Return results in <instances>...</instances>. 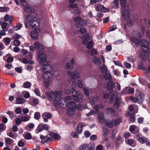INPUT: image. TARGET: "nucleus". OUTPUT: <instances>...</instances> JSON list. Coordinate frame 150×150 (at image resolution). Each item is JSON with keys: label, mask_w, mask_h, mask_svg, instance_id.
<instances>
[{"label": "nucleus", "mask_w": 150, "mask_h": 150, "mask_svg": "<svg viewBox=\"0 0 150 150\" xmlns=\"http://www.w3.org/2000/svg\"><path fill=\"white\" fill-rule=\"evenodd\" d=\"M38 61L40 64L43 67V71H44L42 77L44 80L43 82L46 87L47 88L50 84V79L52 76L51 72L52 70V67L51 66L46 63L47 59L46 55L43 53H40L37 56Z\"/></svg>", "instance_id": "f257e3e1"}, {"label": "nucleus", "mask_w": 150, "mask_h": 150, "mask_svg": "<svg viewBox=\"0 0 150 150\" xmlns=\"http://www.w3.org/2000/svg\"><path fill=\"white\" fill-rule=\"evenodd\" d=\"M45 95L50 100H53V103L54 105L56 106L59 105L63 108H65L67 106V100L61 99V96L58 92L52 91L50 92L47 91L45 92Z\"/></svg>", "instance_id": "f03ea898"}, {"label": "nucleus", "mask_w": 150, "mask_h": 150, "mask_svg": "<svg viewBox=\"0 0 150 150\" xmlns=\"http://www.w3.org/2000/svg\"><path fill=\"white\" fill-rule=\"evenodd\" d=\"M67 94H71L74 100L77 102H82L83 101L82 95L80 92L76 91L73 87H71L69 89L65 90Z\"/></svg>", "instance_id": "7ed1b4c3"}, {"label": "nucleus", "mask_w": 150, "mask_h": 150, "mask_svg": "<svg viewBox=\"0 0 150 150\" xmlns=\"http://www.w3.org/2000/svg\"><path fill=\"white\" fill-rule=\"evenodd\" d=\"M26 21L29 22L30 26L33 28L38 27L39 25L38 21L34 20L35 19L34 16L32 14H28L26 15Z\"/></svg>", "instance_id": "20e7f679"}, {"label": "nucleus", "mask_w": 150, "mask_h": 150, "mask_svg": "<svg viewBox=\"0 0 150 150\" xmlns=\"http://www.w3.org/2000/svg\"><path fill=\"white\" fill-rule=\"evenodd\" d=\"M67 74L68 77H71L74 81H75L76 79H79L80 77V74L77 70H74L73 72L68 71Z\"/></svg>", "instance_id": "39448f33"}, {"label": "nucleus", "mask_w": 150, "mask_h": 150, "mask_svg": "<svg viewBox=\"0 0 150 150\" xmlns=\"http://www.w3.org/2000/svg\"><path fill=\"white\" fill-rule=\"evenodd\" d=\"M141 42L142 43L141 48L144 52L147 54L149 51L148 42L146 40H142Z\"/></svg>", "instance_id": "423d86ee"}, {"label": "nucleus", "mask_w": 150, "mask_h": 150, "mask_svg": "<svg viewBox=\"0 0 150 150\" xmlns=\"http://www.w3.org/2000/svg\"><path fill=\"white\" fill-rule=\"evenodd\" d=\"M52 116V113L47 112H45L42 113V117L44 122H48V119H51Z\"/></svg>", "instance_id": "0eeeda50"}, {"label": "nucleus", "mask_w": 150, "mask_h": 150, "mask_svg": "<svg viewBox=\"0 0 150 150\" xmlns=\"http://www.w3.org/2000/svg\"><path fill=\"white\" fill-rule=\"evenodd\" d=\"M121 14L124 19L125 21H127L128 19L130 16L129 12L125 8L123 9L121 11Z\"/></svg>", "instance_id": "6e6552de"}, {"label": "nucleus", "mask_w": 150, "mask_h": 150, "mask_svg": "<svg viewBox=\"0 0 150 150\" xmlns=\"http://www.w3.org/2000/svg\"><path fill=\"white\" fill-rule=\"evenodd\" d=\"M34 48L35 50H38L41 51H42L44 50V48L43 46L37 41L35 42Z\"/></svg>", "instance_id": "1a4fd4ad"}, {"label": "nucleus", "mask_w": 150, "mask_h": 150, "mask_svg": "<svg viewBox=\"0 0 150 150\" xmlns=\"http://www.w3.org/2000/svg\"><path fill=\"white\" fill-rule=\"evenodd\" d=\"M70 63H67L66 64V69L67 70L70 69L71 71L74 69L73 65L74 64V59L73 58H71V60L70 62Z\"/></svg>", "instance_id": "9d476101"}, {"label": "nucleus", "mask_w": 150, "mask_h": 150, "mask_svg": "<svg viewBox=\"0 0 150 150\" xmlns=\"http://www.w3.org/2000/svg\"><path fill=\"white\" fill-rule=\"evenodd\" d=\"M38 30H35L34 31H32L30 32V36L33 39L36 40L38 38Z\"/></svg>", "instance_id": "9b49d317"}, {"label": "nucleus", "mask_w": 150, "mask_h": 150, "mask_svg": "<svg viewBox=\"0 0 150 150\" xmlns=\"http://www.w3.org/2000/svg\"><path fill=\"white\" fill-rule=\"evenodd\" d=\"M113 85L115 84L113 83V81L111 80L109 81L107 83V88L108 90L110 93H112L113 91L112 88Z\"/></svg>", "instance_id": "f8f14e48"}, {"label": "nucleus", "mask_w": 150, "mask_h": 150, "mask_svg": "<svg viewBox=\"0 0 150 150\" xmlns=\"http://www.w3.org/2000/svg\"><path fill=\"white\" fill-rule=\"evenodd\" d=\"M97 117L100 123L103 124L104 122L105 119L102 112H99L98 113Z\"/></svg>", "instance_id": "ddd939ff"}, {"label": "nucleus", "mask_w": 150, "mask_h": 150, "mask_svg": "<svg viewBox=\"0 0 150 150\" xmlns=\"http://www.w3.org/2000/svg\"><path fill=\"white\" fill-rule=\"evenodd\" d=\"M67 106H68L69 108L75 110L76 109V103L73 101H67Z\"/></svg>", "instance_id": "4468645a"}, {"label": "nucleus", "mask_w": 150, "mask_h": 150, "mask_svg": "<svg viewBox=\"0 0 150 150\" xmlns=\"http://www.w3.org/2000/svg\"><path fill=\"white\" fill-rule=\"evenodd\" d=\"M115 122L114 120H108L105 122V125L108 127L111 128H112L115 125Z\"/></svg>", "instance_id": "2eb2a0df"}, {"label": "nucleus", "mask_w": 150, "mask_h": 150, "mask_svg": "<svg viewBox=\"0 0 150 150\" xmlns=\"http://www.w3.org/2000/svg\"><path fill=\"white\" fill-rule=\"evenodd\" d=\"M106 113L111 115H113L115 114V110L112 108H109L106 109Z\"/></svg>", "instance_id": "dca6fc26"}, {"label": "nucleus", "mask_w": 150, "mask_h": 150, "mask_svg": "<svg viewBox=\"0 0 150 150\" xmlns=\"http://www.w3.org/2000/svg\"><path fill=\"white\" fill-rule=\"evenodd\" d=\"M83 127L82 123L80 122L77 125L76 131L78 134H81L83 131L82 128Z\"/></svg>", "instance_id": "f3484780"}, {"label": "nucleus", "mask_w": 150, "mask_h": 150, "mask_svg": "<svg viewBox=\"0 0 150 150\" xmlns=\"http://www.w3.org/2000/svg\"><path fill=\"white\" fill-rule=\"evenodd\" d=\"M86 25L84 21L82 20L76 23V27L78 28H79L81 26H84Z\"/></svg>", "instance_id": "a211bd4d"}, {"label": "nucleus", "mask_w": 150, "mask_h": 150, "mask_svg": "<svg viewBox=\"0 0 150 150\" xmlns=\"http://www.w3.org/2000/svg\"><path fill=\"white\" fill-rule=\"evenodd\" d=\"M93 62L96 65L100 64H101V62L100 59V58L95 57L92 58Z\"/></svg>", "instance_id": "6ab92c4d"}, {"label": "nucleus", "mask_w": 150, "mask_h": 150, "mask_svg": "<svg viewBox=\"0 0 150 150\" xmlns=\"http://www.w3.org/2000/svg\"><path fill=\"white\" fill-rule=\"evenodd\" d=\"M26 101L24 98L20 97H17L16 98V103L17 104H22L23 103Z\"/></svg>", "instance_id": "aec40b11"}, {"label": "nucleus", "mask_w": 150, "mask_h": 150, "mask_svg": "<svg viewBox=\"0 0 150 150\" xmlns=\"http://www.w3.org/2000/svg\"><path fill=\"white\" fill-rule=\"evenodd\" d=\"M24 10L25 12L27 13H33L35 11L34 8L28 6L25 7Z\"/></svg>", "instance_id": "412c9836"}, {"label": "nucleus", "mask_w": 150, "mask_h": 150, "mask_svg": "<svg viewBox=\"0 0 150 150\" xmlns=\"http://www.w3.org/2000/svg\"><path fill=\"white\" fill-rule=\"evenodd\" d=\"M120 6L123 8H126L127 7V0H120Z\"/></svg>", "instance_id": "4be33fe9"}, {"label": "nucleus", "mask_w": 150, "mask_h": 150, "mask_svg": "<svg viewBox=\"0 0 150 150\" xmlns=\"http://www.w3.org/2000/svg\"><path fill=\"white\" fill-rule=\"evenodd\" d=\"M74 109L68 108L67 110V115L69 117H71L74 114Z\"/></svg>", "instance_id": "5701e85b"}, {"label": "nucleus", "mask_w": 150, "mask_h": 150, "mask_svg": "<svg viewBox=\"0 0 150 150\" xmlns=\"http://www.w3.org/2000/svg\"><path fill=\"white\" fill-rule=\"evenodd\" d=\"M148 140L147 138H144V137H139L138 139V141L142 144H144Z\"/></svg>", "instance_id": "b1692460"}, {"label": "nucleus", "mask_w": 150, "mask_h": 150, "mask_svg": "<svg viewBox=\"0 0 150 150\" xmlns=\"http://www.w3.org/2000/svg\"><path fill=\"white\" fill-rule=\"evenodd\" d=\"M87 150H94L95 148V145L94 143L91 142L88 145Z\"/></svg>", "instance_id": "393cba45"}, {"label": "nucleus", "mask_w": 150, "mask_h": 150, "mask_svg": "<svg viewBox=\"0 0 150 150\" xmlns=\"http://www.w3.org/2000/svg\"><path fill=\"white\" fill-rule=\"evenodd\" d=\"M103 108L104 106L102 104L96 105L95 106V110L97 112H99V109H103Z\"/></svg>", "instance_id": "a878e982"}, {"label": "nucleus", "mask_w": 150, "mask_h": 150, "mask_svg": "<svg viewBox=\"0 0 150 150\" xmlns=\"http://www.w3.org/2000/svg\"><path fill=\"white\" fill-rule=\"evenodd\" d=\"M101 71L103 73H105L108 71V69L105 64H102L100 67Z\"/></svg>", "instance_id": "bb28decb"}, {"label": "nucleus", "mask_w": 150, "mask_h": 150, "mask_svg": "<svg viewBox=\"0 0 150 150\" xmlns=\"http://www.w3.org/2000/svg\"><path fill=\"white\" fill-rule=\"evenodd\" d=\"M119 100L118 98H116L115 102V103L113 105V106L116 108L118 109L119 107Z\"/></svg>", "instance_id": "cd10ccee"}, {"label": "nucleus", "mask_w": 150, "mask_h": 150, "mask_svg": "<svg viewBox=\"0 0 150 150\" xmlns=\"http://www.w3.org/2000/svg\"><path fill=\"white\" fill-rule=\"evenodd\" d=\"M144 53H145L143 52H140V56L141 59L144 61H145L146 60L147 57L146 55Z\"/></svg>", "instance_id": "c85d7f7f"}, {"label": "nucleus", "mask_w": 150, "mask_h": 150, "mask_svg": "<svg viewBox=\"0 0 150 150\" xmlns=\"http://www.w3.org/2000/svg\"><path fill=\"white\" fill-rule=\"evenodd\" d=\"M104 78L105 79L108 80L111 79V76L110 74L107 72L105 73Z\"/></svg>", "instance_id": "c756f323"}, {"label": "nucleus", "mask_w": 150, "mask_h": 150, "mask_svg": "<svg viewBox=\"0 0 150 150\" xmlns=\"http://www.w3.org/2000/svg\"><path fill=\"white\" fill-rule=\"evenodd\" d=\"M45 140H44L43 141H42L43 144H45V143L47 142L48 141L50 142L52 141V138L48 137V136H47L45 137Z\"/></svg>", "instance_id": "7c9ffc66"}, {"label": "nucleus", "mask_w": 150, "mask_h": 150, "mask_svg": "<svg viewBox=\"0 0 150 150\" xmlns=\"http://www.w3.org/2000/svg\"><path fill=\"white\" fill-rule=\"evenodd\" d=\"M31 86V83L29 81L25 82L23 85V87L24 88H28Z\"/></svg>", "instance_id": "2f4dec72"}, {"label": "nucleus", "mask_w": 150, "mask_h": 150, "mask_svg": "<svg viewBox=\"0 0 150 150\" xmlns=\"http://www.w3.org/2000/svg\"><path fill=\"white\" fill-rule=\"evenodd\" d=\"M88 145L87 144H85L81 146L79 149V150H86L87 148Z\"/></svg>", "instance_id": "473e14b6"}, {"label": "nucleus", "mask_w": 150, "mask_h": 150, "mask_svg": "<svg viewBox=\"0 0 150 150\" xmlns=\"http://www.w3.org/2000/svg\"><path fill=\"white\" fill-rule=\"evenodd\" d=\"M13 142V141L12 139L9 138H5L6 143L8 144H11L12 143V142Z\"/></svg>", "instance_id": "72a5a7b5"}, {"label": "nucleus", "mask_w": 150, "mask_h": 150, "mask_svg": "<svg viewBox=\"0 0 150 150\" xmlns=\"http://www.w3.org/2000/svg\"><path fill=\"white\" fill-rule=\"evenodd\" d=\"M22 27V25L21 23H19L16 26L14 27L13 28V29L14 30H20Z\"/></svg>", "instance_id": "f704fd0d"}, {"label": "nucleus", "mask_w": 150, "mask_h": 150, "mask_svg": "<svg viewBox=\"0 0 150 150\" xmlns=\"http://www.w3.org/2000/svg\"><path fill=\"white\" fill-rule=\"evenodd\" d=\"M104 6L102 5H98L97 6L96 8V10L97 11H102L103 9Z\"/></svg>", "instance_id": "c9c22d12"}, {"label": "nucleus", "mask_w": 150, "mask_h": 150, "mask_svg": "<svg viewBox=\"0 0 150 150\" xmlns=\"http://www.w3.org/2000/svg\"><path fill=\"white\" fill-rule=\"evenodd\" d=\"M144 95L142 94H139L137 96V98L138 101H139L140 102H141L142 101L144 98Z\"/></svg>", "instance_id": "e433bc0d"}, {"label": "nucleus", "mask_w": 150, "mask_h": 150, "mask_svg": "<svg viewBox=\"0 0 150 150\" xmlns=\"http://www.w3.org/2000/svg\"><path fill=\"white\" fill-rule=\"evenodd\" d=\"M22 36L18 34L17 33L16 34H13V39L17 40L18 39H20L21 38Z\"/></svg>", "instance_id": "4c0bfd02"}, {"label": "nucleus", "mask_w": 150, "mask_h": 150, "mask_svg": "<svg viewBox=\"0 0 150 150\" xmlns=\"http://www.w3.org/2000/svg\"><path fill=\"white\" fill-rule=\"evenodd\" d=\"M137 69H142L143 71L147 70V69L143 66V64L142 65L139 64L137 67Z\"/></svg>", "instance_id": "58836bf2"}, {"label": "nucleus", "mask_w": 150, "mask_h": 150, "mask_svg": "<svg viewBox=\"0 0 150 150\" xmlns=\"http://www.w3.org/2000/svg\"><path fill=\"white\" fill-rule=\"evenodd\" d=\"M40 117V114L39 112H36L34 114V118L35 119L38 120Z\"/></svg>", "instance_id": "ea45409f"}, {"label": "nucleus", "mask_w": 150, "mask_h": 150, "mask_svg": "<svg viewBox=\"0 0 150 150\" xmlns=\"http://www.w3.org/2000/svg\"><path fill=\"white\" fill-rule=\"evenodd\" d=\"M79 103L77 104L76 106V108L77 109L80 111H82L83 109V107L82 105L79 102Z\"/></svg>", "instance_id": "a19ab883"}, {"label": "nucleus", "mask_w": 150, "mask_h": 150, "mask_svg": "<svg viewBox=\"0 0 150 150\" xmlns=\"http://www.w3.org/2000/svg\"><path fill=\"white\" fill-rule=\"evenodd\" d=\"M93 46V41H90L86 44V47L88 49L91 48Z\"/></svg>", "instance_id": "79ce46f5"}, {"label": "nucleus", "mask_w": 150, "mask_h": 150, "mask_svg": "<svg viewBox=\"0 0 150 150\" xmlns=\"http://www.w3.org/2000/svg\"><path fill=\"white\" fill-rule=\"evenodd\" d=\"M6 113L10 116V117H13L16 116V115L15 114H14L12 111H8L6 112Z\"/></svg>", "instance_id": "37998d69"}, {"label": "nucleus", "mask_w": 150, "mask_h": 150, "mask_svg": "<svg viewBox=\"0 0 150 150\" xmlns=\"http://www.w3.org/2000/svg\"><path fill=\"white\" fill-rule=\"evenodd\" d=\"M83 90L84 94L87 97L89 96V91L85 87H83Z\"/></svg>", "instance_id": "c03bdc74"}, {"label": "nucleus", "mask_w": 150, "mask_h": 150, "mask_svg": "<svg viewBox=\"0 0 150 150\" xmlns=\"http://www.w3.org/2000/svg\"><path fill=\"white\" fill-rule=\"evenodd\" d=\"M14 45L16 47L20 45L21 44L20 41L18 40H15L13 41Z\"/></svg>", "instance_id": "a18cd8bd"}, {"label": "nucleus", "mask_w": 150, "mask_h": 150, "mask_svg": "<svg viewBox=\"0 0 150 150\" xmlns=\"http://www.w3.org/2000/svg\"><path fill=\"white\" fill-rule=\"evenodd\" d=\"M109 129L107 128H104L103 130V135L104 137H105L107 136L108 133Z\"/></svg>", "instance_id": "49530a36"}, {"label": "nucleus", "mask_w": 150, "mask_h": 150, "mask_svg": "<svg viewBox=\"0 0 150 150\" xmlns=\"http://www.w3.org/2000/svg\"><path fill=\"white\" fill-rule=\"evenodd\" d=\"M122 121L121 119L120 118L117 119L115 121H114L115 126H116L117 124L119 125L121 122Z\"/></svg>", "instance_id": "de8ad7c7"}, {"label": "nucleus", "mask_w": 150, "mask_h": 150, "mask_svg": "<svg viewBox=\"0 0 150 150\" xmlns=\"http://www.w3.org/2000/svg\"><path fill=\"white\" fill-rule=\"evenodd\" d=\"M91 54L92 55L97 54L98 52L95 49H92L91 51Z\"/></svg>", "instance_id": "09e8293b"}, {"label": "nucleus", "mask_w": 150, "mask_h": 150, "mask_svg": "<svg viewBox=\"0 0 150 150\" xmlns=\"http://www.w3.org/2000/svg\"><path fill=\"white\" fill-rule=\"evenodd\" d=\"M139 82L142 84H145L146 83V81L142 77H139Z\"/></svg>", "instance_id": "8fccbe9b"}, {"label": "nucleus", "mask_w": 150, "mask_h": 150, "mask_svg": "<svg viewBox=\"0 0 150 150\" xmlns=\"http://www.w3.org/2000/svg\"><path fill=\"white\" fill-rule=\"evenodd\" d=\"M69 7L71 8H78V5L76 4H71L69 5Z\"/></svg>", "instance_id": "3c124183"}, {"label": "nucleus", "mask_w": 150, "mask_h": 150, "mask_svg": "<svg viewBox=\"0 0 150 150\" xmlns=\"http://www.w3.org/2000/svg\"><path fill=\"white\" fill-rule=\"evenodd\" d=\"M129 99L133 101L134 103H136L138 101L137 98L136 97H133L132 96H130L129 97Z\"/></svg>", "instance_id": "603ef678"}, {"label": "nucleus", "mask_w": 150, "mask_h": 150, "mask_svg": "<svg viewBox=\"0 0 150 150\" xmlns=\"http://www.w3.org/2000/svg\"><path fill=\"white\" fill-rule=\"evenodd\" d=\"M133 24V21L132 19H129L128 21H127V24L128 25V26L130 27Z\"/></svg>", "instance_id": "864d4df0"}, {"label": "nucleus", "mask_w": 150, "mask_h": 150, "mask_svg": "<svg viewBox=\"0 0 150 150\" xmlns=\"http://www.w3.org/2000/svg\"><path fill=\"white\" fill-rule=\"evenodd\" d=\"M89 100L91 104L94 105L95 104V101L93 97L90 98Z\"/></svg>", "instance_id": "5fc2aeb1"}, {"label": "nucleus", "mask_w": 150, "mask_h": 150, "mask_svg": "<svg viewBox=\"0 0 150 150\" xmlns=\"http://www.w3.org/2000/svg\"><path fill=\"white\" fill-rule=\"evenodd\" d=\"M82 20V18L79 16H76L74 18V21L75 22H78V21H81Z\"/></svg>", "instance_id": "6e6d98bb"}, {"label": "nucleus", "mask_w": 150, "mask_h": 150, "mask_svg": "<svg viewBox=\"0 0 150 150\" xmlns=\"http://www.w3.org/2000/svg\"><path fill=\"white\" fill-rule=\"evenodd\" d=\"M86 30L84 28H81L79 30L80 33L82 34H84L86 32Z\"/></svg>", "instance_id": "4d7b16f0"}, {"label": "nucleus", "mask_w": 150, "mask_h": 150, "mask_svg": "<svg viewBox=\"0 0 150 150\" xmlns=\"http://www.w3.org/2000/svg\"><path fill=\"white\" fill-rule=\"evenodd\" d=\"M136 128L135 125H132L130 126L129 127V131L130 132H132Z\"/></svg>", "instance_id": "13d9d810"}, {"label": "nucleus", "mask_w": 150, "mask_h": 150, "mask_svg": "<svg viewBox=\"0 0 150 150\" xmlns=\"http://www.w3.org/2000/svg\"><path fill=\"white\" fill-rule=\"evenodd\" d=\"M32 138V135L30 133L27 134L25 137V138L26 139H30Z\"/></svg>", "instance_id": "bf43d9fd"}, {"label": "nucleus", "mask_w": 150, "mask_h": 150, "mask_svg": "<svg viewBox=\"0 0 150 150\" xmlns=\"http://www.w3.org/2000/svg\"><path fill=\"white\" fill-rule=\"evenodd\" d=\"M22 121L23 122H26L29 120L28 117L26 116H22L21 118Z\"/></svg>", "instance_id": "052dcab7"}, {"label": "nucleus", "mask_w": 150, "mask_h": 150, "mask_svg": "<svg viewBox=\"0 0 150 150\" xmlns=\"http://www.w3.org/2000/svg\"><path fill=\"white\" fill-rule=\"evenodd\" d=\"M77 83L78 86L79 88H82L83 87V85L81 80H78Z\"/></svg>", "instance_id": "680f3d73"}, {"label": "nucleus", "mask_w": 150, "mask_h": 150, "mask_svg": "<svg viewBox=\"0 0 150 150\" xmlns=\"http://www.w3.org/2000/svg\"><path fill=\"white\" fill-rule=\"evenodd\" d=\"M84 135L86 137L88 138L90 136L91 133L88 131L86 130L84 132Z\"/></svg>", "instance_id": "e2e57ef3"}, {"label": "nucleus", "mask_w": 150, "mask_h": 150, "mask_svg": "<svg viewBox=\"0 0 150 150\" xmlns=\"http://www.w3.org/2000/svg\"><path fill=\"white\" fill-rule=\"evenodd\" d=\"M5 67L6 69H10L12 68V66L11 64L6 63L5 64Z\"/></svg>", "instance_id": "0e129e2a"}, {"label": "nucleus", "mask_w": 150, "mask_h": 150, "mask_svg": "<svg viewBox=\"0 0 150 150\" xmlns=\"http://www.w3.org/2000/svg\"><path fill=\"white\" fill-rule=\"evenodd\" d=\"M124 64L127 68L129 69L131 67V65L129 63L126 62H124Z\"/></svg>", "instance_id": "69168bd1"}, {"label": "nucleus", "mask_w": 150, "mask_h": 150, "mask_svg": "<svg viewBox=\"0 0 150 150\" xmlns=\"http://www.w3.org/2000/svg\"><path fill=\"white\" fill-rule=\"evenodd\" d=\"M113 62L115 64L118 66L121 67H122V64L119 62L117 61H113Z\"/></svg>", "instance_id": "338daca9"}, {"label": "nucleus", "mask_w": 150, "mask_h": 150, "mask_svg": "<svg viewBox=\"0 0 150 150\" xmlns=\"http://www.w3.org/2000/svg\"><path fill=\"white\" fill-rule=\"evenodd\" d=\"M60 136L59 134H55L54 135L53 139L55 140H59L60 139Z\"/></svg>", "instance_id": "774afa93"}]
</instances>
